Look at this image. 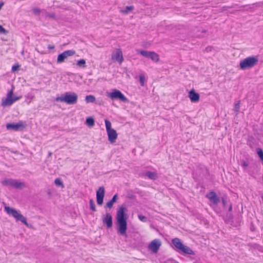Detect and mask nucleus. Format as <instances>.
I'll return each mask as SVG.
<instances>
[{
	"instance_id": "obj_44",
	"label": "nucleus",
	"mask_w": 263,
	"mask_h": 263,
	"mask_svg": "<svg viewBox=\"0 0 263 263\" xmlns=\"http://www.w3.org/2000/svg\"><path fill=\"white\" fill-rule=\"evenodd\" d=\"M3 5H4L3 2H0V9H1V8L3 6Z\"/></svg>"
},
{
	"instance_id": "obj_25",
	"label": "nucleus",
	"mask_w": 263,
	"mask_h": 263,
	"mask_svg": "<svg viewBox=\"0 0 263 263\" xmlns=\"http://www.w3.org/2000/svg\"><path fill=\"white\" fill-rule=\"evenodd\" d=\"M96 98L92 95L87 96L85 98V101L87 103H93L95 101Z\"/></svg>"
},
{
	"instance_id": "obj_30",
	"label": "nucleus",
	"mask_w": 263,
	"mask_h": 263,
	"mask_svg": "<svg viewBox=\"0 0 263 263\" xmlns=\"http://www.w3.org/2000/svg\"><path fill=\"white\" fill-rule=\"evenodd\" d=\"M257 153L259 156V157L260 158V159L263 161V151L261 148H257Z\"/></svg>"
},
{
	"instance_id": "obj_17",
	"label": "nucleus",
	"mask_w": 263,
	"mask_h": 263,
	"mask_svg": "<svg viewBox=\"0 0 263 263\" xmlns=\"http://www.w3.org/2000/svg\"><path fill=\"white\" fill-rule=\"evenodd\" d=\"M145 176H147L148 178L152 180H155L158 177L157 174L156 172H153L150 171L146 172Z\"/></svg>"
},
{
	"instance_id": "obj_45",
	"label": "nucleus",
	"mask_w": 263,
	"mask_h": 263,
	"mask_svg": "<svg viewBox=\"0 0 263 263\" xmlns=\"http://www.w3.org/2000/svg\"><path fill=\"white\" fill-rule=\"evenodd\" d=\"M35 12H40V10L39 9H34Z\"/></svg>"
},
{
	"instance_id": "obj_24",
	"label": "nucleus",
	"mask_w": 263,
	"mask_h": 263,
	"mask_svg": "<svg viewBox=\"0 0 263 263\" xmlns=\"http://www.w3.org/2000/svg\"><path fill=\"white\" fill-rule=\"evenodd\" d=\"M134 9V7L133 6H126L124 10H121V12L123 14H126L133 11Z\"/></svg>"
},
{
	"instance_id": "obj_4",
	"label": "nucleus",
	"mask_w": 263,
	"mask_h": 263,
	"mask_svg": "<svg viewBox=\"0 0 263 263\" xmlns=\"http://www.w3.org/2000/svg\"><path fill=\"white\" fill-rule=\"evenodd\" d=\"M5 210L8 214L12 215L17 221H20L27 227H29V224L27 222L26 218L21 213H18L15 209L5 205Z\"/></svg>"
},
{
	"instance_id": "obj_7",
	"label": "nucleus",
	"mask_w": 263,
	"mask_h": 263,
	"mask_svg": "<svg viewBox=\"0 0 263 263\" xmlns=\"http://www.w3.org/2000/svg\"><path fill=\"white\" fill-rule=\"evenodd\" d=\"M13 90H11L8 92L7 97L5 100H3L2 105L3 106H8L11 105L14 102L19 99L18 97H12Z\"/></svg>"
},
{
	"instance_id": "obj_2",
	"label": "nucleus",
	"mask_w": 263,
	"mask_h": 263,
	"mask_svg": "<svg viewBox=\"0 0 263 263\" xmlns=\"http://www.w3.org/2000/svg\"><path fill=\"white\" fill-rule=\"evenodd\" d=\"M78 97L75 92H67L62 95L60 97L56 98L58 102H64L67 104L74 105L78 102Z\"/></svg>"
},
{
	"instance_id": "obj_42",
	"label": "nucleus",
	"mask_w": 263,
	"mask_h": 263,
	"mask_svg": "<svg viewBox=\"0 0 263 263\" xmlns=\"http://www.w3.org/2000/svg\"><path fill=\"white\" fill-rule=\"evenodd\" d=\"M49 16L51 18H55V14L54 13H51L49 14Z\"/></svg>"
},
{
	"instance_id": "obj_27",
	"label": "nucleus",
	"mask_w": 263,
	"mask_h": 263,
	"mask_svg": "<svg viewBox=\"0 0 263 263\" xmlns=\"http://www.w3.org/2000/svg\"><path fill=\"white\" fill-rule=\"evenodd\" d=\"M105 123L106 128V132L110 130L113 128H111V122L108 120L107 119L105 120Z\"/></svg>"
},
{
	"instance_id": "obj_22",
	"label": "nucleus",
	"mask_w": 263,
	"mask_h": 263,
	"mask_svg": "<svg viewBox=\"0 0 263 263\" xmlns=\"http://www.w3.org/2000/svg\"><path fill=\"white\" fill-rule=\"evenodd\" d=\"M14 181L15 180L12 179H5L4 181H3L2 183L3 185H9L10 186L13 187Z\"/></svg>"
},
{
	"instance_id": "obj_33",
	"label": "nucleus",
	"mask_w": 263,
	"mask_h": 263,
	"mask_svg": "<svg viewBox=\"0 0 263 263\" xmlns=\"http://www.w3.org/2000/svg\"><path fill=\"white\" fill-rule=\"evenodd\" d=\"M103 197H97V202L98 205H102L103 203Z\"/></svg>"
},
{
	"instance_id": "obj_13",
	"label": "nucleus",
	"mask_w": 263,
	"mask_h": 263,
	"mask_svg": "<svg viewBox=\"0 0 263 263\" xmlns=\"http://www.w3.org/2000/svg\"><path fill=\"white\" fill-rule=\"evenodd\" d=\"M21 127L24 128V125L21 122L17 123H8L6 125V128L8 130L17 131Z\"/></svg>"
},
{
	"instance_id": "obj_20",
	"label": "nucleus",
	"mask_w": 263,
	"mask_h": 263,
	"mask_svg": "<svg viewBox=\"0 0 263 263\" xmlns=\"http://www.w3.org/2000/svg\"><path fill=\"white\" fill-rule=\"evenodd\" d=\"M86 124L89 127H93L95 125V120L92 117H88L86 120Z\"/></svg>"
},
{
	"instance_id": "obj_16",
	"label": "nucleus",
	"mask_w": 263,
	"mask_h": 263,
	"mask_svg": "<svg viewBox=\"0 0 263 263\" xmlns=\"http://www.w3.org/2000/svg\"><path fill=\"white\" fill-rule=\"evenodd\" d=\"M118 199V194H116L113 196V197L110 201H109L108 202L106 203V206L109 209L112 208L113 206L114 203L117 201Z\"/></svg>"
},
{
	"instance_id": "obj_11",
	"label": "nucleus",
	"mask_w": 263,
	"mask_h": 263,
	"mask_svg": "<svg viewBox=\"0 0 263 263\" xmlns=\"http://www.w3.org/2000/svg\"><path fill=\"white\" fill-rule=\"evenodd\" d=\"M206 196L209 199L211 202L215 204H217L220 201L219 198L218 197L216 193L214 191L210 192Z\"/></svg>"
},
{
	"instance_id": "obj_18",
	"label": "nucleus",
	"mask_w": 263,
	"mask_h": 263,
	"mask_svg": "<svg viewBox=\"0 0 263 263\" xmlns=\"http://www.w3.org/2000/svg\"><path fill=\"white\" fill-rule=\"evenodd\" d=\"M25 186V183L22 182H19L16 180L14 182L13 187L15 189H21Z\"/></svg>"
},
{
	"instance_id": "obj_23",
	"label": "nucleus",
	"mask_w": 263,
	"mask_h": 263,
	"mask_svg": "<svg viewBox=\"0 0 263 263\" xmlns=\"http://www.w3.org/2000/svg\"><path fill=\"white\" fill-rule=\"evenodd\" d=\"M152 51H149L147 50H139L138 53H140L143 57L149 58Z\"/></svg>"
},
{
	"instance_id": "obj_38",
	"label": "nucleus",
	"mask_w": 263,
	"mask_h": 263,
	"mask_svg": "<svg viewBox=\"0 0 263 263\" xmlns=\"http://www.w3.org/2000/svg\"><path fill=\"white\" fill-rule=\"evenodd\" d=\"M249 165L248 163L245 161H243L242 163V166L244 167L248 166Z\"/></svg>"
},
{
	"instance_id": "obj_43",
	"label": "nucleus",
	"mask_w": 263,
	"mask_h": 263,
	"mask_svg": "<svg viewBox=\"0 0 263 263\" xmlns=\"http://www.w3.org/2000/svg\"><path fill=\"white\" fill-rule=\"evenodd\" d=\"M52 152H49L48 153V157H51V155H52Z\"/></svg>"
},
{
	"instance_id": "obj_10",
	"label": "nucleus",
	"mask_w": 263,
	"mask_h": 263,
	"mask_svg": "<svg viewBox=\"0 0 263 263\" xmlns=\"http://www.w3.org/2000/svg\"><path fill=\"white\" fill-rule=\"evenodd\" d=\"M161 246L160 241L158 239L153 240L149 245V248L154 253H157Z\"/></svg>"
},
{
	"instance_id": "obj_34",
	"label": "nucleus",
	"mask_w": 263,
	"mask_h": 263,
	"mask_svg": "<svg viewBox=\"0 0 263 263\" xmlns=\"http://www.w3.org/2000/svg\"><path fill=\"white\" fill-rule=\"evenodd\" d=\"M239 108H240V103L238 102L235 104V106H234L235 111L237 113H238L239 111Z\"/></svg>"
},
{
	"instance_id": "obj_12",
	"label": "nucleus",
	"mask_w": 263,
	"mask_h": 263,
	"mask_svg": "<svg viewBox=\"0 0 263 263\" xmlns=\"http://www.w3.org/2000/svg\"><path fill=\"white\" fill-rule=\"evenodd\" d=\"M189 97L192 102H197L199 101V94L196 92L194 89L191 90L189 92Z\"/></svg>"
},
{
	"instance_id": "obj_21",
	"label": "nucleus",
	"mask_w": 263,
	"mask_h": 263,
	"mask_svg": "<svg viewBox=\"0 0 263 263\" xmlns=\"http://www.w3.org/2000/svg\"><path fill=\"white\" fill-rule=\"evenodd\" d=\"M105 189L103 186H100L97 191V197H104Z\"/></svg>"
},
{
	"instance_id": "obj_26",
	"label": "nucleus",
	"mask_w": 263,
	"mask_h": 263,
	"mask_svg": "<svg viewBox=\"0 0 263 263\" xmlns=\"http://www.w3.org/2000/svg\"><path fill=\"white\" fill-rule=\"evenodd\" d=\"M77 65L80 67L85 68L86 67V61L84 59H81L78 61Z\"/></svg>"
},
{
	"instance_id": "obj_3",
	"label": "nucleus",
	"mask_w": 263,
	"mask_h": 263,
	"mask_svg": "<svg viewBox=\"0 0 263 263\" xmlns=\"http://www.w3.org/2000/svg\"><path fill=\"white\" fill-rule=\"evenodd\" d=\"M258 62V59L257 57H249L240 61V67L242 70L250 69L257 65Z\"/></svg>"
},
{
	"instance_id": "obj_5",
	"label": "nucleus",
	"mask_w": 263,
	"mask_h": 263,
	"mask_svg": "<svg viewBox=\"0 0 263 263\" xmlns=\"http://www.w3.org/2000/svg\"><path fill=\"white\" fill-rule=\"evenodd\" d=\"M173 245L183 253L189 255H195L194 252L188 246L184 245L178 238H175L172 240Z\"/></svg>"
},
{
	"instance_id": "obj_36",
	"label": "nucleus",
	"mask_w": 263,
	"mask_h": 263,
	"mask_svg": "<svg viewBox=\"0 0 263 263\" xmlns=\"http://www.w3.org/2000/svg\"><path fill=\"white\" fill-rule=\"evenodd\" d=\"M20 66L18 65H13L12 67V71H15L16 70H17L19 69Z\"/></svg>"
},
{
	"instance_id": "obj_32",
	"label": "nucleus",
	"mask_w": 263,
	"mask_h": 263,
	"mask_svg": "<svg viewBox=\"0 0 263 263\" xmlns=\"http://www.w3.org/2000/svg\"><path fill=\"white\" fill-rule=\"evenodd\" d=\"M139 80L140 84L142 86L144 85L145 77L144 76L141 74L139 76Z\"/></svg>"
},
{
	"instance_id": "obj_46",
	"label": "nucleus",
	"mask_w": 263,
	"mask_h": 263,
	"mask_svg": "<svg viewBox=\"0 0 263 263\" xmlns=\"http://www.w3.org/2000/svg\"><path fill=\"white\" fill-rule=\"evenodd\" d=\"M262 199L263 200V196L261 197Z\"/></svg>"
},
{
	"instance_id": "obj_37",
	"label": "nucleus",
	"mask_w": 263,
	"mask_h": 263,
	"mask_svg": "<svg viewBox=\"0 0 263 263\" xmlns=\"http://www.w3.org/2000/svg\"><path fill=\"white\" fill-rule=\"evenodd\" d=\"M222 204H223V207L224 208H227L228 205H227V201L226 200L224 199V198H222Z\"/></svg>"
},
{
	"instance_id": "obj_19",
	"label": "nucleus",
	"mask_w": 263,
	"mask_h": 263,
	"mask_svg": "<svg viewBox=\"0 0 263 263\" xmlns=\"http://www.w3.org/2000/svg\"><path fill=\"white\" fill-rule=\"evenodd\" d=\"M149 58L155 62H158L159 61V55L154 51L152 52Z\"/></svg>"
},
{
	"instance_id": "obj_31",
	"label": "nucleus",
	"mask_w": 263,
	"mask_h": 263,
	"mask_svg": "<svg viewBox=\"0 0 263 263\" xmlns=\"http://www.w3.org/2000/svg\"><path fill=\"white\" fill-rule=\"evenodd\" d=\"M138 217L139 219L142 222H146L147 221V217L142 215H141V214L138 215Z\"/></svg>"
},
{
	"instance_id": "obj_14",
	"label": "nucleus",
	"mask_w": 263,
	"mask_h": 263,
	"mask_svg": "<svg viewBox=\"0 0 263 263\" xmlns=\"http://www.w3.org/2000/svg\"><path fill=\"white\" fill-rule=\"evenodd\" d=\"M107 133L108 135V141L111 143H115L118 137V134L116 130L112 129L110 130L107 131Z\"/></svg>"
},
{
	"instance_id": "obj_39",
	"label": "nucleus",
	"mask_w": 263,
	"mask_h": 263,
	"mask_svg": "<svg viewBox=\"0 0 263 263\" xmlns=\"http://www.w3.org/2000/svg\"><path fill=\"white\" fill-rule=\"evenodd\" d=\"M48 48L49 49H53L54 48V46L52 45H49L48 46Z\"/></svg>"
},
{
	"instance_id": "obj_29",
	"label": "nucleus",
	"mask_w": 263,
	"mask_h": 263,
	"mask_svg": "<svg viewBox=\"0 0 263 263\" xmlns=\"http://www.w3.org/2000/svg\"><path fill=\"white\" fill-rule=\"evenodd\" d=\"M54 183L57 186H61L62 187H64V184L60 178H57L54 180Z\"/></svg>"
},
{
	"instance_id": "obj_1",
	"label": "nucleus",
	"mask_w": 263,
	"mask_h": 263,
	"mask_svg": "<svg viewBox=\"0 0 263 263\" xmlns=\"http://www.w3.org/2000/svg\"><path fill=\"white\" fill-rule=\"evenodd\" d=\"M127 211V208L124 205L119 206L117 212V224L118 226L117 232L121 236L127 237L126 231L127 228V216L126 212Z\"/></svg>"
},
{
	"instance_id": "obj_6",
	"label": "nucleus",
	"mask_w": 263,
	"mask_h": 263,
	"mask_svg": "<svg viewBox=\"0 0 263 263\" xmlns=\"http://www.w3.org/2000/svg\"><path fill=\"white\" fill-rule=\"evenodd\" d=\"M107 97L112 100H119L123 102H128V99L119 90L116 89L112 90L111 92L107 93Z\"/></svg>"
},
{
	"instance_id": "obj_28",
	"label": "nucleus",
	"mask_w": 263,
	"mask_h": 263,
	"mask_svg": "<svg viewBox=\"0 0 263 263\" xmlns=\"http://www.w3.org/2000/svg\"><path fill=\"white\" fill-rule=\"evenodd\" d=\"M89 207L90 209L92 211H96V206L93 200L92 199L89 200Z\"/></svg>"
},
{
	"instance_id": "obj_41",
	"label": "nucleus",
	"mask_w": 263,
	"mask_h": 263,
	"mask_svg": "<svg viewBox=\"0 0 263 263\" xmlns=\"http://www.w3.org/2000/svg\"><path fill=\"white\" fill-rule=\"evenodd\" d=\"M227 206H228V211H231L232 210V205L231 204H229V205H228Z\"/></svg>"
},
{
	"instance_id": "obj_35",
	"label": "nucleus",
	"mask_w": 263,
	"mask_h": 263,
	"mask_svg": "<svg viewBox=\"0 0 263 263\" xmlns=\"http://www.w3.org/2000/svg\"><path fill=\"white\" fill-rule=\"evenodd\" d=\"M8 33V30H6L2 26H0V34L3 33L4 34H6Z\"/></svg>"
},
{
	"instance_id": "obj_40",
	"label": "nucleus",
	"mask_w": 263,
	"mask_h": 263,
	"mask_svg": "<svg viewBox=\"0 0 263 263\" xmlns=\"http://www.w3.org/2000/svg\"><path fill=\"white\" fill-rule=\"evenodd\" d=\"M227 206H228V211H231L232 210V205L231 204H229V205H228Z\"/></svg>"
},
{
	"instance_id": "obj_9",
	"label": "nucleus",
	"mask_w": 263,
	"mask_h": 263,
	"mask_svg": "<svg viewBox=\"0 0 263 263\" xmlns=\"http://www.w3.org/2000/svg\"><path fill=\"white\" fill-rule=\"evenodd\" d=\"M102 222L106 225L108 229L112 226V217L110 213H106L102 218Z\"/></svg>"
},
{
	"instance_id": "obj_8",
	"label": "nucleus",
	"mask_w": 263,
	"mask_h": 263,
	"mask_svg": "<svg viewBox=\"0 0 263 263\" xmlns=\"http://www.w3.org/2000/svg\"><path fill=\"white\" fill-rule=\"evenodd\" d=\"M76 54V51L74 50H68L64 51L62 53L59 54L57 58V63H61L68 57L72 56Z\"/></svg>"
},
{
	"instance_id": "obj_15",
	"label": "nucleus",
	"mask_w": 263,
	"mask_h": 263,
	"mask_svg": "<svg viewBox=\"0 0 263 263\" xmlns=\"http://www.w3.org/2000/svg\"><path fill=\"white\" fill-rule=\"evenodd\" d=\"M112 59L116 60L119 63L123 62L124 59L122 55V52L120 49H117L116 53L112 55Z\"/></svg>"
}]
</instances>
